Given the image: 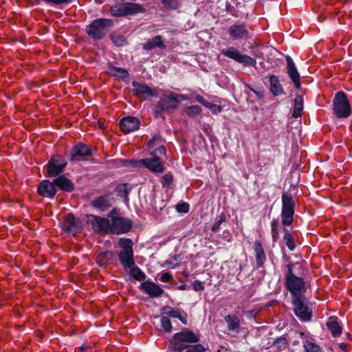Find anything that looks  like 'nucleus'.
<instances>
[{
    "label": "nucleus",
    "instance_id": "1",
    "mask_svg": "<svg viewBox=\"0 0 352 352\" xmlns=\"http://www.w3.org/2000/svg\"><path fill=\"white\" fill-rule=\"evenodd\" d=\"M200 341L199 335L188 329H184L181 331L174 334L173 339L169 342V348L175 352H182L190 344L197 343Z\"/></svg>",
    "mask_w": 352,
    "mask_h": 352
},
{
    "label": "nucleus",
    "instance_id": "2",
    "mask_svg": "<svg viewBox=\"0 0 352 352\" xmlns=\"http://www.w3.org/2000/svg\"><path fill=\"white\" fill-rule=\"evenodd\" d=\"M294 264L289 263L287 265V272L285 276V285L289 291L292 298L305 297L306 292L305 283L303 278L296 276L292 271Z\"/></svg>",
    "mask_w": 352,
    "mask_h": 352
},
{
    "label": "nucleus",
    "instance_id": "3",
    "mask_svg": "<svg viewBox=\"0 0 352 352\" xmlns=\"http://www.w3.org/2000/svg\"><path fill=\"white\" fill-rule=\"evenodd\" d=\"M179 96V95L173 92L163 94L158 102L152 109L154 116L156 118H162L164 119V111H169L177 109L180 102L178 98Z\"/></svg>",
    "mask_w": 352,
    "mask_h": 352
},
{
    "label": "nucleus",
    "instance_id": "4",
    "mask_svg": "<svg viewBox=\"0 0 352 352\" xmlns=\"http://www.w3.org/2000/svg\"><path fill=\"white\" fill-rule=\"evenodd\" d=\"M113 21L109 19H96L86 27L87 34L92 38L100 40L107 34Z\"/></svg>",
    "mask_w": 352,
    "mask_h": 352
},
{
    "label": "nucleus",
    "instance_id": "5",
    "mask_svg": "<svg viewBox=\"0 0 352 352\" xmlns=\"http://www.w3.org/2000/svg\"><path fill=\"white\" fill-rule=\"evenodd\" d=\"M145 8L140 4L135 3H120L111 7L110 14L113 16H124L144 13Z\"/></svg>",
    "mask_w": 352,
    "mask_h": 352
},
{
    "label": "nucleus",
    "instance_id": "6",
    "mask_svg": "<svg viewBox=\"0 0 352 352\" xmlns=\"http://www.w3.org/2000/svg\"><path fill=\"white\" fill-rule=\"evenodd\" d=\"M118 245L122 248L118 254L120 263L125 270L133 267L135 261L132 241L130 239L122 238L119 240Z\"/></svg>",
    "mask_w": 352,
    "mask_h": 352
},
{
    "label": "nucleus",
    "instance_id": "7",
    "mask_svg": "<svg viewBox=\"0 0 352 352\" xmlns=\"http://www.w3.org/2000/svg\"><path fill=\"white\" fill-rule=\"evenodd\" d=\"M295 203L291 193L284 192L282 194V224L284 226L292 225L294 221Z\"/></svg>",
    "mask_w": 352,
    "mask_h": 352
},
{
    "label": "nucleus",
    "instance_id": "8",
    "mask_svg": "<svg viewBox=\"0 0 352 352\" xmlns=\"http://www.w3.org/2000/svg\"><path fill=\"white\" fill-rule=\"evenodd\" d=\"M333 111L339 118H347L351 114V107L346 94L343 91L336 93L333 101Z\"/></svg>",
    "mask_w": 352,
    "mask_h": 352
},
{
    "label": "nucleus",
    "instance_id": "9",
    "mask_svg": "<svg viewBox=\"0 0 352 352\" xmlns=\"http://www.w3.org/2000/svg\"><path fill=\"white\" fill-rule=\"evenodd\" d=\"M109 217L111 219L110 223V231L113 234H120L128 232L132 226V222L129 219L120 217L113 210L111 211Z\"/></svg>",
    "mask_w": 352,
    "mask_h": 352
},
{
    "label": "nucleus",
    "instance_id": "10",
    "mask_svg": "<svg viewBox=\"0 0 352 352\" xmlns=\"http://www.w3.org/2000/svg\"><path fill=\"white\" fill-rule=\"evenodd\" d=\"M221 53L225 57L232 59L245 67H254L256 64V61L254 58L248 55L242 54L236 48L234 47H229L223 49L221 50Z\"/></svg>",
    "mask_w": 352,
    "mask_h": 352
},
{
    "label": "nucleus",
    "instance_id": "11",
    "mask_svg": "<svg viewBox=\"0 0 352 352\" xmlns=\"http://www.w3.org/2000/svg\"><path fill=\"white\" fill-rule=\"evenodd\" d=\"M67 164L65 157L56 155L51 157L47 163V175L49 177H56L63 172Z\"/></svg>",
    "mask_w": 352,
    "mask_h": 352
},
{
    "label": "nucleus",
    "instance_id": "12",
    "mask_svg": "<svg viewBox=\"0 0 352 352\" xmlns=\"http://www.w3.org/2000/svg\"><path fill=\"white\" fill-rule=\"evenodd\" d=\"M87 223L99 234H107L110 230V221L107 218L90 214Z\"/></svg>",
    "mask_w": 352,
    "mask_h": 352
},
{
    "label": "nucleus",
    "instance_id": "13",
    "mask_svg": "<svg viewBox=\"0 0 352 352\" xmlns=\"http://www.w3.org/2000/svg\"><path fill=\"white\" fill-rule=\"evenodd\" d=\"M62 229L69 234L76 235L82 230L81 221L72 214H68L61 223Z\"/></svg>",
    "mask_w": 352,
    "mask_h": 352
},
{
    "label": "nucleus",
    "instance_id": "14",
    "mask_svg": "<svg viewBox=\"0 0 352 352\" xmlns=\"http://www.w3.org/2000/svg\"><path fill=\"white\" fill-rule=\"evenodd\" d=\"M305 297L292 298V304L294 305V313L302 321H309L311 318V312L304 302Z\"/></svg>",
    "mask_w": 352,
    "mask_h": 352
},
{
    "label": "nucleus",
    "instance_id": "15",
    "mask_svg": "<svg viewBox=\"0 0 352 352\" xmlns=\"http://www.w3.org/2000/svg\"><path fill=\"white\" fill-rule=\"evenodd\" d=\"M228 32L232 40H246L250 37L245 23L233 24L229 27Z\"/></svg>",
    "mask_w": 352,
    "mask_h": 352
},
{
    "label": "nucleus",
    "instance_id": "16",
    "mask_svg": "<svg viewBox=\"0 0 352 352\" xmlns=\"http://www.w3.org/2000/svg\"><path fill=\"white\" fill-rule=\"evenodd\" d=\"M146 168L154 173H162L164 171V166L162 161L157 156L142 159L138 162Z\"/></svg>",
    "mask_w": 352,
    "mask_h": 352
},
{
    "label": "nucleus",
    "instance_id": "17",
    "mask_svg": "<svg viewBox=\"0 0 352 352\" xmlns=\"http://www.w3.org/2000/svg\"><path fill=\"white\" fill-rule=\"evenodd\" d=\"M133 94L140 99H145L146 97H156L157 93L152 90L147 85L142 84L137 81L132 82Z\"/></svg>",
    "mask_w": 352,
    "mask_h": 352
},
{
    "label": "nucleus",
    "instance_id": "18",
    "mask_svg": "<svg viewBox=\"0 0 352 352\" xmlns=\"http://www.w3.org/2000/svg\"><path fill=\"white\" fill-rule=\"evenodd\" d=\"M92 153L89 147L85 144H78L74 146L70 153V160L72 162L80 161L81 158L91 156Z\"/></svg>",
    "mask_w": 352,
    "mask_h": 352
},
{
    "label": "nucleus",
    "instance_id": "19",
    "mask_svg": "<svg viewBox=\"0 0 352 352\" xmlns=\"http://www.w3.org/2000/svg\"><path fill=\"white\" fill-rule=\"evenodd\" d=\"M140 125L139 120L132 116L123 118L120 122V129L124 133H129L138 129Z\"/></svg>",
    "mask_w": 352,
    "mask_h": 352
},
{
    "label": "nucleus",
    "instance_id": "20",
    "mask_svg": "<svg viewBox=\"0 0 352 352\" xmlns=\"http://www.w3.org/2000/svg\"><path fill=\"white\" fill-rule=\"evenodd\" d=\"M37 192L42 197L53 198L56 194V189L54 182H51L49 180H43L38 186Z\"/></svg>",
    "mask_w": 352,
    "mask_h": 352
},
{
    "label": "nucleus",
    "instance_id": "21",
    "mask_svg": "<svg viewBox=\"0 0 352 352\" xmlns=\"http://www.w3.org/2000/svg\"><path fill=\"white\" fill-rule=\"evenodd\" d=\"M140 289L151 298H158L164 293L160 286L149 280L142 283Z\"/></svg>",
    "mask_w": 352,
    "mask_h": 352
},
{
    "label": "nucleus",
    "instance_id": "22",
    "mask_svg": "<svg viewBox=\"0 0 352 352\" xmlns=\"http://www.w3.org/2000/svg\"><path fill=\"white\" fill-rule=\"evenodd\" d=\"M287 74L294 82L295 87L298 89L300 87V74L296 69L294 62L289 56H286Z\"/></svg>",
    "mask_w": 352,
    "mask_h": 352
},
{
    "label": "nucleus",
    "instance_id": "23",
    "mask_svg": "<svg viewBox=\"0 0 352 352\" xmlns=\"http://www.w3.org/2000/svg\"><path fill=\"white\" fill-rule=\"evenodd\" d=\"M55 187L57 186L60 190L65 192H72L74 190L73 182L65 175H59L54 180Z\"/></svg>",
    "mask_w": 352,
    "mask_h": 352
},
{
    "label": "nucleus",
    "instance_id": "24",
    "mask_svg": "<svg viewBox=\"0 0 352 352\" xmlns=\"http://www.w3.org/2000/svg\"><path fill=\"white\" fill-rule=\"evenodd\" d=\"M142 47L146 51H150L155 47L164 50L166 48V45L162 41V36L160 35H157L144 43Z\"/></svg>",
    "mask_w": 352,
    "mask_h": 352
},
{
    "label": "nucleus",
    "instance_id": "25",
    "mask_svg": "<svg viewBox=\"0 0 352 352\" xmlns=\"http://www.w3.org/2000/svg\"><path fill=\"white\" fill-rule=\"evenodd\" d=\"M254 250L256 252V262L257 267L263 266L266 261V255L265 254L263 245L261 241H256L254 243Z\"/></svg>",
    "mask_w": 352,
    "mask_h": 352
},
{
    "label": "nucleus",
    "instance_id": "26",
    "mask_svg": "<svg viewBox=\"0 0 352 352\" xmlns=\"http://www.w3.org/2000/svg\"><path fill=\"white\" fill-rule=\"evenodd\" d=\"M326 325L333 337H339L341 335L342 327L340 326L338 323V318L336 316H331L329 318Z\"/></svg>",
    "mask_w": 352,
    "mask_h": 352
},
{
    "label": "nucleus",
    "instance_id": "27",
    "mask_svg": "<svg viewBox=\"0 0 352 352\" xmlns=\"http://www.w3.org/2000/svg\"><path fill=\"white\" fill-rule=\"evenodd\" d=\"M115 255L111 251L100 252L97 254L96 261L100 266H105L113 261Z\"/></svg>",
    "mask_w": 352,
    "mask_h": 352
},
{
    "label": "nucleus",
    "instance_id": "28",
    "mask_svg": "<svg viewBox=\"0 0 352 352\" xmlns=\"http://www.w3.org/2000/svg\"><path fill=\"white\" fill-rule=\"evenodd\" d=\"M164 309L166 310L165 314L167 315V317L178 318L184 324H187V314L185 311L169 307H165Z\"/></svg>",
    "mask_w": 352,
    "mask_h": 352
},
{
    "label": "nucleus",
    "instance_id": "29",
    "mask_svg": "<svg viewBox=\"0 0 352 352\" xmlns=\"http://www.w3.org/2000/svg\"><path fill=\"white\" fill-rule=\"evenodd\" d=\"M270 91L274 96H280L283 94V87L277 76L271 75L270 76Z\"/></svg>",
    "mask_w": 352,
    "mask_h": 352
},
{
    "label": "nucleus",
    "instance_id": "30",
    "mask_svg": "<svg viewBox=\"0 0 352 352\" xmlns=\"http://www.w3.org/2000/svg\"><path fill=\"white\" fill-rule=\"evenodd\" d=\"M230 331H238L240 327V319L236 315L228 314L224 318Z\"/></svg>",
    "mask_w": 352,
    "mask_h": 352
},
{
    "label": "nucleus",
    "instance_id": "31",
    "mask_svg": "<svg viewBox=\"0 0 352 352\" xmlns=\"http://www.w3.org/2000/svg\"><path fill=\"white\" fill-rule=\"evenodd\" d=\"M92 206L100 211L106 210L109 206V201L106 196H100L92 201Z\"/></svg>",
    "mask_w": 352,
    "mask_h": 352
},
{
    "label": "nucleus",
    "instance_id": "32",
    "mask_svg": "<svg viewBox=\"0 0 352 352\" xmlns=\"http://www.w3.org/2000/svg\"><path fill=\"white\" fill-rule=\"evenodd\" d=\"M302 344L305 352H323L322 349L311 340L306 339Z\"/></svg>",
    "mask_w": 352,
    "mask_h": 352
},
{
    "label": "nucleus",
    "instance_id": "33",
    "mask_svg": "<svg viewBox=\"0 0 352 352\" xmlns=\"http://www.w3.org/2000/svg\"><path fill=\"white\" fill-rule=\"evenodd\" d=\"M303 109V100L301 96H297L294 100V108L292 116L295 118H299L302 115Z\"/></svg>",
    "mask_w": 352,
    "mask_h": 352
},
{
    "label": "nucleus",
    "instance_id": "34",
    "mask_svg": "<svg viewBox=\"0 0 352 352\" xmlns=\"http://www.w3.org/2000/svg\"><path fill=\"white\" fill-rule=\"evenodd\" d=\"M283 231L285 233L283 236V241L285 244L287 245L289 250H294L296 245L293 235L286 228H284Z\"/></svg>",
    "mask_w": 352,
    "mask_h": 352
},
{
    "label": "nucleus",
    "instance_id": "35",
    "mask_svg": "<svg viewBox=\"0 0 352 352\" xmlns=\"http://www.w3.org/2000/svg\"><path fill=\"white\" fill-rule=\"evenodd\" d=\"M128 270H130L129 274L134 279L138 281L144 280L146 277L145 274L138 266H136L135 264L133 267L128 268Z\"/></svg>",
    "mask_w": 352,
    "mask_h": 352
},
{
    "label": "nucleus",
    "instance_id": "36",
    "mask_svg": "<svg viewBox=\"0 0 352 352\" xmlns=\"http://www.w3.org/2000/svg\"><path fill=\"white\" fill-rule=\"evenodd\" d=\"M111 72L113 73V75L116 77H118L121 79L126 78L129 76V72L124 68L117 67L115 66H111L109 67Z\"/></svg>",
    "mask_w": 352,
    "mask_h": 352
},
{
    "label": "nucleus",
    "instance_id": "37",
    "mask_svg": "<svg viewBox=\"0 0 352 352\" xmlns=\"http://www.w3.org/2000/svg\"><path fill=\"white\" fill-rule=\"evenodd\" d=\"M278 226V219H274L271 222V233L272 241L274 243H276L279 239Z\"/></svg>",
    "mask_w": 352,
    "mask_h": 352
},
{
    "label": "nucleus",
    "instance_id": "38",
    "mask_svg": "<svg viewBox=\"0 0 352 352\" xmlns=\"http://www.w3.org/2000/svg\"><path fill=\"white\" fill-rule=\"evenodd\" d=\"M273 346L277 349L278 352H280L287 348V340L285 338L280 337L274 341Z\"/></svg>",
    "mask_w": 352,
    "mask_h": 352
},
{
    "label": "nucleus",
    "instance_id": "39",
    "mask_svg": "<svg viewBox=\"0 0 352 352\" xmlns=\"http://www.w3.org/2000/svg\"><path fill=\"white\" fill-rule=\"evenodd\" d=\"M201 111V108L198 105H192L185 108L184 113L188 116H195L199 114Z\"/></svg>",
    "mask_w": 352,
    "mask_h": 352
},
{
    "label": "nucleus",
    "instance_id": "40",
    "mask_svg": "<svg viewBox=\"0 0 352 352\" xmlns=\"http://www.w3.org/2000/svg\"><path fill=\"white\" fill-rule=\"evenodd\" d=\"M161 1L166 8L170 10H176L179 6L178 0H161Z\"/></svg>",
    "mask_w": 352,
    "mask_h": 352
},
{
    "label": "nucleus",
    "instance_id": "41",
    "mask_svg": "<svg viewBox=\"0 0 352 352\" xmlns=\"http://www.w3.org/2000/svg\"><path fill=\"white\" fill-rule=\"evenodd\" d=\"M161 325L162 328L166 332H170L172 331V323L170 320L167 316H163L161 318Z\"/></svg>",
    "mask_w": 352,
    "mask_h": 352
},
{
    "label": "nucleus",
    "instance_id": "42",
    "mask_svg": "<svg viewBox=\"0 0 352 352\" xmlns=\"http://www.w3.org/2000/svg\"><path fill=\"white\" fill-rule=\"evenodd\" d=\"M186 349L188 352H205L206 348L201 344H190Z\"/></svg>",
    "mask_w": 352,
    "mask_h": 352
},
{
    "label": "nucleus",
    "instance_id": "43",
    "mask_svg": "<svg viewBox=\"0 0 352 352\" xmlns=\"http://www.w3.org/2000/svg\"><path fill=\"white\" fill-rule=\"evenodd\" d=\"M111 40L117 46H122L126 43L125 38L121 35H111Z\"/></svg>",
    "mask_w": 352,
    "mask_h": 352
},
{
    "label": "nucleus",
    "instance_id": "44",
    "mask_svg": "<svg viewBox=\"0 0 352 352\" xmlns=\"http://www.w3.org/2000/svg\"><path fill=\"white\" fill-rule=\"evenodd\" d=\"M226 221V216L223 214H221L219 216V219H218L212 226V231L214 232H217L219 230L220 226L223 222Z\"/></svg>",
    "mask_w": 352,
    "mask_h": 352
},
{
    "label": "nucleus",
    "instance_id": "45",
    "mask_svg": "<svg viewBox=\"0 0 352 352\" xmlns=\"http://www.w3.org/2000/svg\"><path fill=\"white\" fill-rule=\"evenodd\" d=\"M173 177L170 173L165 174L162 179V184L163 186H168L173 182Z\"/></svg>",
    "mask_w": 352,
    "mask_h": 352
},
{
    "label": "nucleus",
    "instance_id": "46",
    "mask_svg": "<svg viewBox=\"0 0 352 352\" xmlns=\"http://www.w3.org/2000/svg\"><path fill=\"white\" fill-rule=\"evenodd\" d=\"M190 206L188 203L184 202L176 206V210L179 212L186 213L189 211Z\"/></svg>",
    "mask_w": 352,
    "mask_h": 352
},
{
    "label": "nucleus",
    "instance_id": "47",
    "mask_svg": "<svg viewBox=\"0 0 352 352\" xmlns=\"http://www.w3.org/2000/svg\"><path fill=\"white\" fill-rule=\"evenodd\" d=\"M193 289L196 292L203 291L204 289V286L203 283L199 280H196L192 283Z\"/></svg>",
    "mask_w": 352,
    "mask_h": 352
},
{
    "label": "nucleus",
    "instance_id": "48",
    "mask_svg": "<svg viewBox=\"0 0 352 352\" xmlns=\"http://www.w3.org/2000/svg\"><path fill=\"white\" fill-rule=\"evenodd\" d=\"M172 275L169 272L162 273L160 277V280L164 283H168L172 279Z\"/></svg>",
    "mask_w": 352,
    "mask_h": 352
},
{
    "label": "nucleus",
    "instance_id": "49",
    "mask_svg": "<svg viewBox=\"0 0 352 352\" xmlns=\"http://www.w3.org/2000/svg\"><path fill=\"white\" fill-rule=\"evenodd\" d=\"M158 138L157 136L154 135L148 142L147 144V146L149 148H153L155 146V142Z\"/></svg>",
    "mask_w": 352,
    "mask_h": 352
},
{
    "label": "nucleus",
    "instance_id": "50",
    "mask_svg": "<svg viewBox=\"0 0 352 352\" xmlns=\"http://www.w3.org/2000/svg\"><path fill=\"white\" fill-rule=\"evenodd\" d=\"M210 110L213 112H221L222 111V107L220 105L212 104L211 105Z\"/></svg>",
    "mask_w": 352,
    "mask_h": 352
},
{
    "label": "nucleus",
    "instance_id": "51",
    "mask_svg": "<svg viewBox=\"0 0 352 352\" xmlns=\"http://www.w3.org/2000/svg\"><path fill=\"white\" fill-rule=\"evenodd\" d=\"M157 153H160V154H165V153H166V148H165V147H164V146H160L159 148H157L156 150H155V151H153V153H154L155 155H156V154H157Z\"/></svg>",
    "mask_w": 352,
    "mask_h": 352
},
{
    "label": "nucleus",
    "instance_id": "52",
    "mask_svg": "<svg viewBox=\"0 0 352 352\" xmlns=\"http://www.w3.org/2000/svg\"><path fill=\"white\" fill-rule=\"evenodd\" d=\"M118 189L120 191H123V192L127 195L128 194V190H127V187L125 184H123V185H120L118 187Z\"/></svg>",
    "mask_w": 352,
    "mask_h": 352
},
{
    "label": "nucleus",
    "instance_id": "53",
    "mask_svg": "<svg viewBox=\"0 0 352 352\" xmlns=\"http://www.w3.org/2000/svg\"><path fill=\"white\" fill-rule=\"evenodd\" d=\"M339 348L344 351H347L349 349V346L344 342H341L339 344Z\"/></svg>",
    "mask_w": 352,
    "mask_h": 352
},
{
    "label": "nucleus",
    "instance_id": "54",
    "mask_svg": "<svg viewBox=\"0 0 352 352\" xmlns=\"http://www.w3.org/2000/svg\"><path fill=\"white\" fill-rule=\"evenodd\" d=\"M195 100H196L198 102H199L200 104L204 103V101L205 100V99H204L202 96H199V95H197V96L195 97Z\"/></svg>",
    "mask_w": 352,
    "mask_h": 352
},
{
    "label": "nucleus",
    "instance_id": "55",
    "mask_svg": "<svg viewBox=\"0 0 352 352\" xmlns=\"http://www.w3.org/2000/svg\"><path fill=\"white\" fill-rule=\"evenodd\" d=\"M201 104L210 109L211 105H212V103H210V102H208L207 100H205L204 101V103H202Z\"/></svg>",
    "mask_w": 352,
    "mask_h": 352
},
{
    "label": "nucleus",
    "instance_id": "56",
    "mask_svg": "<svg viewBox=\"0 0 352 352\" xmlns=\"http://www.w3.org/2000/svg\"><path fill=\"white\" fill-rule=\"evenodd\" d=\"M179 289H185V285H181V286L179 287Z\"/></svg>",
    "mask_w": 352,
    "mask_h": 352
}]
</instances>
